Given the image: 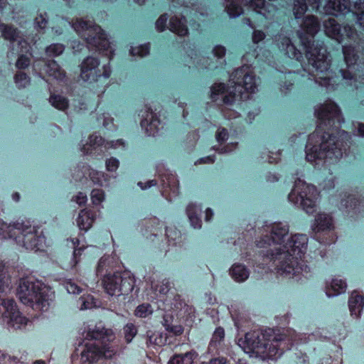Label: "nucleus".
Listing matches in <instances>:
<instances>
[{"mask_svg":"<svg viewBox=\"0 0 364 364\" xmlns=\"http://www.w3.org/2000/svg\"><path fill=\"white\" fill-rule=\"evenodd\" d=\"M143 223H144L146 225H147L148 224L151 225V227L150 226L147 227L148 229H146V232L150 231L151 232L152 231H154V230H157L158 229H159L160 234H162V232H163V230H162L163 224H161L160 228H156V227L154 226V224H156L157 225H161L159 219L156 218V217H154L152 218H149V220H145Z\"/></svg>","mask_w":364,"mask_h":364,"instance_id":"obj_50","label":"nucleus"},{"mask_svg":"<svg viewBox=\"0 0 364 364\" xmlns=\"http://www.w3.org/2000/svg\"><path fill=\"white\" fill-rule=\"evenodd\" d=\"M82 174H79L78 176L80 178H90V180L95 183L102 186V178L104 177V173L97 171L92 169L90 166L87 164H83L81 168Z\"/></svg>","mask_w":364,"mask_h":364,"instance_id":"obj_26","label":"nucleus"},{"mask_svg":"<svg viewBox=\"0 0 364 364\" xmlns=\"http://www.w3.org/2000/svg\"><path fill=\"white\" fill-rule=\"evenodd\" d=\"M105 338L104 329L89 330L87 332L85 339L94 341L92 343H86L85 348L81 353V361L83 364H92L97 363L103 357L105 353L106 346L103 345L100 340Z\"/></svg>","mask_w":364,"mask_h":364,"instance_id":"obj_8","label":"nucleus"},{"mask_svg":"<svg viewBox=\"0 0 364 364\" xmlns=\"http://www.w3.org/2000/svg\"><path fill=\"white\" fill-rule=\"evenodd\" d=\"M24 248L34 252H46L48 247L46 237L43 231L38 235V228L33 227V232L28 231V228L24 223Z\"/></svg>","mask_w":364,"mask_h":364,"instance_id":"obj_15","label":"nucleus"},{"mask_svg":"<svg viewBox=\"0 0 364 364\" xmlns=\"http://www.w3.org/2000/svg\"><path fill=\"white\" fill-rule=\"evenodd\" d=\"M87 198L86 194L79 192L77 196H75V201L80 205H85L87 203Z\"/></svg>","mask_w":364,"mask_h":364,"instance_id":"obj_62","label":"nucleus"},{"mask_svg":"<svg viewBox=\"0 0 364 364\" xmlns=\"http://www.w3.org/2000/svg\"><path fill=\"white\" fill-rule=\"evenodd\" d=\"M42 63L43 65L41 70V74L44 73L48 77L55 79L59 82H65L66 80V73L55 60H48L47 61H42Z\"/></svg>","mask_w":364,"mask_h":364,"instance_id":"obj_19","label":"nucleus"},{"mask_svg":"<svg viewBox=\"0 0 364 364\" xmlns=\"http://www.w3.org/2000/svg\"><path fill=\"white\" fill-rule=\"evenodd\" d=\"M229 3V5L226 8L228 14L231 18H235L240 15L242 13V8L235 4V0H224Z\"/></svg>","mask_w":364,"mask_h":364,"instance_id":"obj_45","label":"nucleus"},{"mask_svg":"<svg viewBox=\"0 0 364 364\" xmlns=\"http://www.w3.org/2000/svg\"><path fill=\"white\" fill-rule=\"evenodd\" d=\"M308 240L306 235L296 234L282 247L259 251V256L266 264H274L279 274H296L303 270Z\"/></svg>","mask_w":364,"mask_h":364,"instance_id":"obj_3","label":"nucleus"},{"mask_svg":"<svg viewBox=\"0 0 364 364\" xmlns=\"http://www.w3.org/2000/svg\"><path fill=\"white\" fill-rule=\"evenodd\" d=\"M347 288V284L345 280L339 279H333L330 285L326 286V294L328 297L344 293Z\"/></svg>","mask_w":364,"mask_h":364,"instance_id":"obj_30","label":"nucleus"},{"mask_svg":"<svg viewBox=\"0 0 364 364\" xmlns=\"http://www.w3.org/2000/svg\"><path fill=\"white\" fill-rule=\"evenodd\" d=\"M1 305L5 309L3 318L5 322H6L8 328L10 330L21 329L23 323V317L15 301L11 299H3Z\"/></svg>","mask_w":364,"mask_h":364,"instance_id":"obj_14","label":"nucleus"},{"mask_svg":"<svg viewBox=\"0 0 364 364\" xmlns=\"http://www.w3.org/2000/svg\"><path fill=\"white\" fill-rule=\"evenodd\" d=\"M153 314V309L150 304L144 303L139 305L135 311L134 315L136 317L145 318Z\"/></svg>","mask_w":364,"mask_h":364,"instance_id":"obj_42","label":"nucleus"},{"mask_svg":"<svg viewBox=\"0 0 364 364\" xmlns=\"http://www.w3.org/2000/svg\"><path fill=\"white\" fill-rule=\"evenodd\" d=\"M344 61L348 68L352 67H359L358 61L359 60L360 50L356 44H345L342 46Z\"/></svg>","mask_w":364,"mask_h":364,"instance_id":"obj_23","label":"nucleus"},{"mask_svg":"<svg viewBox=\"0 0 364 364\" xmlns=\"http://www.w3.org/2000/svg\"><path fill=\"white\" fill-rule=\"evenodd\" d=\"M105 199V192L102 189L95 188L91 192V200L94 205H100Z\"/></svg>","mask_w":364,"mask_h":364,"instance_id":"obj_47","label":"nucleus"},{"mask_svg":"<svg viewBox=\"0 0 364 364\" xmlns=\"http://www.w3.org/2000/svg\"><path fill=\"white\" fill-rule=\"evenodd\" d=\"M181 358H183V364H193V360L196 359L198 355L197 352L194 350H191L183 354L181 353Z\"/></svg>","mask_w":364,"mask_h":364,"instance_id":"obj_53","label":"nucleus"},{"mask_svg":"<svg viewBox=\"0 0 364 364\" xmlns=\"http://www.w3.org/2000/svg\"><path fill=\"white\" fill-rule=\"evenodd\" d=\"M77 306L81 310L90 309L96 306L95 299L90 294H83L77 300Z\"/></svg>","mask_w":364,"mask_h":364,"instance_id":"obj_40","label":"nucleus"},{"mask_svg":"<svg viewBox=\"0 0 364 364\" xmlns=\"http://www.w3.org/2000/svg\"><path fill=\"white\" fill-rule=\"evenodd\" d=\"M228 86L223 82L214 83L210 87V98L213 101H215L217 100V97L219 95L225 94L228 92Z\"/></svg>","mask_w":364,"mask_h":364,"instance_id":"obj_41","label":"nucleus"},{"mask_svg":"<svg viewBox=\"0 0 364 364\" xmlns=\"http://www.w3.org/2000/svg\"><path fill=\"white\" fill-rule=\"evenodd\" d=\"M65 49V47L62 43H52L46 47V53L49 57H57L60 55Z\"/></svg>","mask_w":364,"mask_h":364,"instance_id":"obj_43","label":"nucleus"},{"mask_svg":"<svg viewBox=\"0 0 364 364\" xmlns=\"http://www.w3.org/2000/svg\"><path fill=\"white\" fill-rule=\"evenodd\" d=\"M271 235H266L258 241L257 246L262 247L264 245H270L271 242L281 245L284 242V237L289 234V225H284L281 222L274 223L271 225Z\"/></svg>","mask_w":364,"mask_h":364,"instance_id":"obj_17","label":"nucleus"},{"mask_svg":"<svg viewBox=\"0 0 364 364\" xmlns=\"http://www.w3.org/2000/svg\"><path fill=\"white\" fill-rule=\"evenodd\" d=\"M291 358L296 364H309V356L301 350L294 353Z\"/></svg>","mask_w":364,"mask_h":364,"instance_id":"obj_49","label":"nucleus"},{"mask_svg":"<svg viewBox=\"0 0 364 364\" xmlns=\"http://www.w3.org/2000/svg\"><path fill=\"white\" fill-rule=\"evenodd\" d=\"M49 101L52 106L59 110L64 111L67 109L69 106L68 100L60 95L50 94Z\"/></svg>","mask_w":364,"mask_h":364,"instance_id":"obj_36","label":"nucleus"},{"mask_svg":"<svg viewBox=\"0 0 364 364\" xmlns=\"http://www.w3.org/2000/svg\"><path fill=\"white\" fill-rule=\"evenodd\" d=\"M164 229L166 237L169 242H173V245H176L177 243L181 242V232L176 227L166 226Z\"/></svg>","mask_w":364,"mask_h":364,"instance_id":"obj_38","label":"nucleus"},{"mask_svg":"<svg viewBox=\"0 0 364 364\" xmlns=\"http://www.w3.org/2000/svg\"><path fill=\"white\" fill-rule=\"evenodd\" d=\"M318 120L314 132L308 136L306 159L320 171H331L350 148V134L341 129L344 119L339 106L333 101L325 102L315 111Z\"/></svg>","mask_w":364,"mask_h":364,"instance_id":"obj_1","label":"nucleus"},{"mask_svg":"<svg viewBox=\"0 0 364 364\" xmlns=\"http://www.w3.org/2000/svg\"><path fill=\"white\" fill-rule=\"evenodd\" d=\"M346 29L347 38L356 44L360 54L364 58V36H361L354 26H347Z\"/></svg>","mask_w":364,"mask_h":364,"instance_id":"obj_31","label":"nucleus"},{"mask_svg":"<svg viewBox=\"0 0 364 364\" xmlns=\"http://www.w3.org/2000/svg\"><path fill=\"white\" fill-rule=\"evenodd\" d=\"M202 211V207H198L193 203H190L186 207V214L191 226L195 229H200L202 226V220L199 213Z\"/></svg>","mask_w":364,"mask_h":364,"instance_id":"obj_27","label":"nucleus"},{"mask_svg":"<svg viewBox=\"0 0 364 364\" xmlns=\"http://www.w3.org/2000/svg\"><path fill=\"white\" fill-rule=\"evenodd\" d=\"M151 50V43H146L139 46L136 48H132L130 53L132 55H138L144 57L149 54Z\"/></svg>","mask_w":364,"mask_h":364,"instance_id":"obj_44","label":"nucleus"},{"mask_svg":"<svg viewBox=\"0 0 364 364\" xmlns=\"http://www.w3.org/2000/svg\"><path fill=\"white\" fill-rule=\"evenodd\" d=\"M231 277L237 282H244L249 277V271L242 264H234L230 269Z\"/></svg>","mask_w":364,"mask_h":364,"instance_id":"obj_32","label":"nucleus"},{"mask_svg":"<svg viewBox=\"0 0 364 364\" xmlns=\"http://www.w3.org/2000/svg\"><path fill=\"white\" fill-rule=\"evenodd\" d=\"M333 228L332 216L326 213H318L312 227L314 239L325 245L335 243L337 237L332 232Z\"/></svg>","mask_w":364,"mask_h":364,"instance_id":"obj_11","label":"nucleus"},{"mask_svg":"<svg viewBox=\"0 0 364 364\" xmlns=\"http://www.w3.org/2000/svg\"><path fill=\"white\" fill-rule=\"evenodd\" d=\"M266 37V34L264 31L261 30H254L252 33V42L255 44H258L259 42L262 41Z\"/></svg>","mask_w":364,"mask_h":364,"instance_id":"obj_57","label":"nucleus"},{"mask_svg":"<svg viewBox=\"0 0 364 364\" xmlns=\"http://www.w3.org/2000/svg\"><path fill=\"white\" fill-rule=\"evenodd\" d=\"M307 10L306 0H294L292 11L296 21H299L305 17L304 14Z\"/></svg>","mask_w":364,"mask_h":364,"instance_id":"obj_35","label":"nucleus"},{"mask_svg":"<svg viewBox=\"0 0 364 364\" xmlns=\"http://www.w3.org/2000/svg\"><path fill=\"white\" fill-rule=\"evenodd\" d=\"M1 230L3 232H6L9 237L16 240L18 236L23 234V224L14 223L8 225L5 223H1Z\"/></svg>","mask_w":364,"mask_h":364,"instance_id":"obj_34","label":"nucleus"},{"mask_svg":"<svg viewBox=\"0 0 364 364\" xmlns=\"http://www.w3.org/2000/svg\"><path fill=\"white\" fill-rule=\"evenodd\" d=\"M216 157L215 155H210L205 157H202L198 159L195 164H213L215 162Z\"/></svg>","mask_w":364,"mask_h":364,"instance_id":"obj_61","label":"nucleus"},{"mask_svg":"<svg viewBox=\"0 0 364 364\" xmlns=\"http://www.w3.org/2000/svg\"><path fill=\"white\" fill-rule=\"evenodd\" d=\"M168 21V14L164 13L159 16L155 22V27L157 31L163 32L166 30Z\"/></svg>","mask_w":364,"mask_h":364,"instance_id":"obj_48","label":"nucleus"},{"mask_svg":"<svg viewBox=\"0 0 364 364\" xmlns=\"http://www.w3.org/2000/svg\"><path fill=\"white\" fill-rule=\"evenodd\" d=\"M284 80H280L279 85L280 86L281 91L285 95L290 94L294 87V73L289 71L284 73Z\"/></svg>","mask_w":364,"mask_h":364,"instance_id":"obj_33","label":"nucleus"},{"mask_svg":"<svg viewBox=\"0 0 364 364\" xmlns=\"http://www.w3.org/2000/svg\"><path fill=\"white\" fill-rule=\"evenodd\" d=\"M73 244L74 245V251H73V262L74 266H77V264L80 261V257L82 254V252L85 250V247H79V239L78 238H73L72 240Z\"/></svg>","mask_w":364,"mask_h":364,"instance_id":"obj_46","label":"nucleus"},{"mask_svg":"<svg viewBox=\"0 0 364 364\" xmlns=\"http://www.w3.org/2000/svg\"><path fill=\"white\" fill-rule=\"evenodd\" d=\"M348 306L351 316L359 318L364 306V296L357 294L356 291H353L348 299Z\"/></svg>","mask_w":364,"mask_h":364,"instance_id":"obj_25","label":"nucleus"},{"mask_svg":"<svg viewBox=\"0 0 364 364\" xmlns=\"http://www.w3.org/2000/svg\"><path fill=\"white\" fill-rule=\"evenodd\" d=\"M95 220V217L92 210H82L77 218V226L80 230L87 231L92 227Z\"/></svg>","mask_w":364,"mask_h":364,"instance_id":"obj_28","label":"nucleus"},{"mask_svg":"<svg viewBox=\"0 0 364 364\" xmlns=\"http://www.w3.org/2000/svg\"><path fill=\"white\" fill-rule=\"evenodd\" d=\"M294 346V340L284 333H276L273 328L257 329L247 332L242 347L247 353L263 358L280 357Z\"/></svg>","mask_w":364,"mask_h":364,"instance_id":"obj_4","label":"nucleus"},{"mask_svg":"<svg viewBox=\"0 0 364 364\" xmlns=\"http://www.w3.org/2000/svg\"><path fill=\"white\" fill-rule=\"evenodd\" d=\"M225 330L223 327L218 326L214 331L211 340L209 343L210 348L218 349L220 347L225 338Z\"/></svg>","mask_w":364,"mask_h":364,"instance_id":"obj_37","label":"nucleus"},{"mask_svg":"<svg viewBox=\"0 0 364 364\" xmlns=\"http://www.w3.org/2000/svg\"><path fill=\"white\" fill-rule=\"evenodd\" d=\"M340 73L342 78L349 81L350 84L353 82L355 88H358L356 83H359L360 87L364 88V68L359 69L358 67H347V69H341Z\"/></svg>","mask_w":364,"mask_h":364,"instance_id":"obj_21","label":"nucleus"},{"mask_svg":"<svg viewBox=\"0 0 364 364\" xmlns=\"http://www.w3.org/2000/svg\"><path fill=\"white\" fill-rule=\"evenodd\" d=\"M326 6L328 9L332 10V14L336 16H346L351 12L349 0H328Z\"/></svg>","mask_w":364,"mask_h":364,"instance_id":"obj_24","label":"nucleus"},{"mask_svg":"<svg viewBox=\"0 0 364 364\" xmlns=\"http://www.w3.org/2000/svg\"><path fill=\"white\" fill-rule=\"evenodd\" d=\"M73 27L77 32H87V36L85 37V42L108 58V62L103 65L102 71L99 68L100 62L97 58H85L80 65V77L88 83L97 82L101 81L102 78L107 80L112 73L110 60L114 58V50L111 48L105 31L95 23L82 18L77 19L73 23Z\"/></svg>","mask_w":364,"mask_h":364,"instance_id":"obj_2","label":"nucleus"},{"mask_svg":"<svg viewBox=\"0 0 364 364\" xmlns=\"http://www.w3.org/2000/svg\"><path fill=\"white\" fill-rule=\"evenodd\" d=\"M213 53L215 57L223 58L226 54V48L223 46L216 45L213 48Z\"/></svg>","mask_w":364,"mask_h":364,"instance_id":"obj_59","label":"nucleus"},{"mask_svg":"<svg viewBox=\"0 0 364 364\" xmlns=\"http://www.w3.org/2000/svg\"><path fill=\"white\" fill-rule=\"evenodd\" d=\"M319 196L320 193L315 186L297 178L288 195V199L295 205L299 204L307 214L311 215L317 211L316 203Z\"/></svg>","mask_w":364,"mask_h":364,"instance_id":"obj_7","label":"nucleus"},{"mask_svg":"<svg viewBox=\"0 0 364 364\" xmlns=\"http://www.w3.org/2000/svg\"><path fill=\"white\" fill-rule=\"evenodd\" d=\"M230 78L236 86L241 87L247 93L253 94L257 89L256 75L249 66L243 65L236 69Z\"/></svg>","mask_w":364,"mask_h":364,"instance_id":"obj_12","label":"nucleus"},{"mask_svg":"<svg viewBox=\"0 0 364 364\" xmlns=\"http://www.w3.org/2000/svg\"><path fill=\"white\" fill-rule=\"evenodd\" d=\"M119 161L114 157H111L106 161V168L108 171H115L119 168Z\"/></svg>","mask_w":364,"mask_h":364,"instance_id":"obj_56","label":"nucleus"},{"mask_svg":"<svg viewBox=\"0 0 364 364\" xmlns=\"http://www.w3.org/2000/svg\"><path fill=\"white\" fill-rule=\"evenodd\" d=\"M228 360L226 358L220 356L218 358H211L206 364H226Z\"/></svg>","mask_w":364,"mask_h":364,"instance_id":"obj_63","label":"nucleus"},{"mask_svg":"<svg viewBox=\"0 0 364 364\" xmlns=\"http://www.w3.org/2000/svg\"><path fill=\"white\" fill-rule=\"evenodd\" d=\"M48 19L43 16L42 14L38 16L35 19V23L36 27L40 30H44L47 27L48 25Z\"/></svg>","mask_w":364,"mask_h":364,"instance_id":"obj_58","label":"nucleus"},{"mask_svg":"<svg viewBox=\"0 0 364 364\" xmlns=\"http://www.w3.org/2000/svg\"><path fill=\"white\" fill-rule=\"evenodd\" d=\"M356 23L364 31V10H362L360 13L356 14Z\"/></svg>","mask_w":364,"mask_h":364,"instance_id":"obj_64","label":"nucleus"},{"mask_svg":"<svg viewBox=\"0 0 364 364\" xmlns=\"http://www.w3.org/2000/svg\"><path fill=\"white\" fill-rule=\"evenodd\" d=\"M166 321H167L165 320V322ZM164 326L167 331L173 333L175 336H179L183 332V328L180 325H172L165 323Z\"/></svg>","mask_w":364,"mask_h":364,"instance_id":"obj_54","label":"nucleus"},{"mask_svg":"<svg viewBox=\"0 0 364 364\" xmlns=\"http://www.w3.org/2000/svg\"><path fill=\"white\" fill-rule=\"evenodd\" d=\"M242 3L255 10L263 9L266 4L265 0H242Z\"/></svg>","mask_w":364,"mask_h":364,"instance_id":"obj_51","label":"nucleus"},{"mask_svg":"<svg viewBox=\"0 0 364 364\" xmlns=\"http://www.w3.org/2000/svg\"><path fill=\"white\" fill-rule=\"evenodd\" d=\"M65 287L69 294H79L82 291V289L75 282H73L71 280L66 282Z\"/></svg>","mask_w":364,"mask_h":364,"instance_id":"obj_52","label":"nucleus"},{"mask_svg":"<svg viewBox=\"0 0 364 364\" xmlns=\"http://www.w3.org/2000/svg\"><path fill=\"white\" fill-rule=\"evenodd\" d=\"M137 333V326L134 323L128 322L124 325L123 328L124 340L127 343H129L132 341L134 338L136 336Z\"/></svg>","mask_w":364,"mask_h":364,"instance_id":"obj_39","label":"nucleus"},{"mask_svg":"<svg viewBox=\"0 0 364 364\" xmlns=\"http://www.w3.org/2000/svg\"><path fill=\"white\" fill-rule=\"evenodd\" d=\"M275 41L279 50L284 56L297 62L302 61L303 53L292 43L289 36L279 33L276 36Z\"/></svg>","mask_w":364,"mask_h":364,"instance_id":"obj_16","label":"nucleus"},{"mask_svg":"<svg viewBox=\"0 0 364 364\" xmlns=\"http://www.w3.org/2000/svg\"><path fill=\"white\" fill-rule=\"evenodd\" d=\"M169 30L181 37H185L189 33L186 23L176 16L170 18Z\"/></svg>","mask_w":364,"mask_h":364,"instance_id":"obj_29","label":"nucleus"},{"mask_svg":"<svg viewBox=\"0 0 364 364\" xmlns=\"http://www.w3.org/2000/svg\"><path fill=\"white\" fill-rule=\"evenodd\" d=\"M353 26L348 23L342 26L338 23L336 20L332 18H329L323 22L324 31L326 35L336 41L338 43H341L347 38V32L346 31V27Z\"/></svg>","mask_w":364,"mask_h":364,"instance_id":"obj_18","label":"nucleus"},{"mask_svg":"<svg viewBox=\"0 0 364 364\" xmlns=\"http://www.w3.org/2000/svg\"><path fill=\"white\" fill-rule=\"evenodd\" d=\"M111 258L109 256L102 257L96 268V274L102 277V285L105 291L110 296H128L135 287V278L128 272H114L109 269Z\"/></svg>","mask_w":364,"mask_h":364,"instance_id":"obj_6","label":"nucleus"},{"mask_svg":"<svg viewBox=\"0 0 364 364\" xmlns=\"http://www.w3.org/2000/svg\"><path fill=\"white\" fill-rule=\"evenodd\" d=\"M105 139L100 135L92 134L89 136V143L82 145L80 150L85 155H100L103 152Z\"/></svg>","mask_w":364,"mask_h":364,"instance_id":"obj_20","label":"nucleus"},{"mask_svg":"<svg viewBox=\"0 0 364 364\" xmlns=\"http://www.w3.org/2000/svg\"><path fill=\"white\" fill-rule=\"evenodd\" d=\"M228 136L229 134L227 129L220 128L216 133L215 138L218 143L223 144L228 139Z\"/></svg>","mask_w":364,"mask_h":364,"instance_id":"obj_55","label":"nucleus"},{"mask_svg":"<svg viewBox=\"0 0 364 364\" xmlns=\"http://www.w3.org/2000/svg\"><path fill=\"white\" fill-rule=\"evenodd\" d=\"M235 100H236L235 93L233 92H230L223 97V102L225 105H232L235 103Z\"/></svg>","mask_w":364,"mask_h":364,"instance_id":"obj_60","label":"nucleus"},{"mask_svg":"<svg viewBox=\"0 0 364 364\" xmlns=\"http://www.w3.org/2000/svg\"><path fill=\"white\" fill-rule=\"evenodd\" d=\"M24 301L26 300V291L28 296H31L29 301L34 303L36 308L41 311H45L44 308L49 306V291L50 289L41 281L33 277L26 276L24 272Z\"/></svg>","mask_w":364,"mask_h":364,"instance_id":"obj_9","label":"nucleus"},{"mask_svg":"<svg viewBox=\"0 0 364 364\" xmlns=\"http://www.w3.org/2000/svg\"><path fill=\"white\" fill-rule=\"evenodd\" d=\"M341 210L344 213L353 218H358L364 213V197L358 194L343 193L341 200Z\"/></svg>","mask_w":364,"mask_h":364,"instance_id":"obj_13","label":"nucleus"},{"mask_svg":"<svg viewBox=\"0 0 364 364\" xmlns=\"http://www.w3.org/2000/svg\"><path fill=\"white\" fill-rule=\"evenodd\" d=\"M161 179V185L164 189L162 192L163 196L168 199L166 192L169 189L173 193H178L179 181L176 175L171 173L169 171H166L164 173H159Z\"/></svg>","mask_w":364,"mask_h":364,"instance_id":"obj_22","label":"nucleus"},{"mask_svg":"<svg viewBox=\"0 0 364 364\" xmlns=\"http://www.w3.org/2000/svg\"><path fill=\"white\" fill-rule=\"evenodd\" d=\"M301 20L300 28L302 32H299L298 36L309 64L318 72L327 70L330 67L328 53L322 42L315 44L314 39L321 28L318 18L314 15H308Z\"/></svg>","mask_w":364,"mask_h":364,"instance_id":"obj_5","label":"nucleus"},{"mask_svg":"<svg viewBox=\"0 0 364 364\" xmlns=\"http://www.w3.org/2000/svg\"><path fill=\"white\" fill-rule=\"evenodd\" d=\"M145 112L141 114L142 119L140 125L148 136H156L159 134L161 129L164 128V119H166V111H165L160 103L154 105V109L151 106L145 105Z\"/></svg>","mask_w":364,"mask_h":364,"instance_id":"obj_10","label":"nucleus"}]
</instances>
